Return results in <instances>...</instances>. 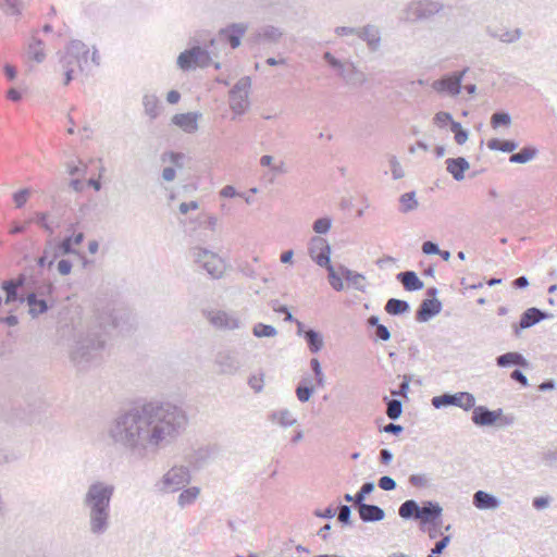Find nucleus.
I'll list each match as a JSON object with an SVG mask.
<instances>
[{"instance_id":"nucleus-1","label":"nucleus","mask_w":557,"mask_h":557,"mask_svg":"<svg viewBox=\"0 0 557 557\" xmlns=\"http://www.w3.org/2000/svg\"><path fill=\"white\" fill-rule=\"evenodd\" d=\"M188 423L181 405L152 399L121 412L112 421L109 436L115 445L144 457L173 444Z\"/></svg>"},{"instance_id":"nucleus-2","label":"nucleus","mask_w":557,"mask_h":557,"mask_svg":"<svg viewBox=\"0 0 557 557\" xmlns=\"http://www.w3.org/2000/svg\"><path fill=\"white\" fill-rule=\"evenodd\" d=\"M128 314L123 310L108 309L97 312L94 320L85 326L75 329L69 358L78 371L98 363L107 344L110 330H125Z\"/></svg>"},{"instance_id":"nucleus-3","label":"nucleus","mask_w":557,"mask_h":557,"mask_svg":"<svg viewBox=\"0 0 557 557\" xmlns=\"http://www.w3.org/2000/svg\"><path fill=\"white\" fill-rule=\"evenodd\" d=\"M115 486L104 481L90 483L83 497V506L87 510L89 531L94 535H102L110 528L111 500Z\"/></svg>"},{"instance_id":"nucleus-4","label":"nucleus","mask_w":557,"mask_h":557,"mask_svg":"<svg viewBox=\"0 0 557 557\" xmlns=\"http://www.w3.org/2000/svg\"><path fill=\"white\" fill-rule=\"evenodd\" d=\"M206 32L196 33L190 38V48L181 52L177 57V66L183 71H189L197 66L208 67L212 59L218 57L216 45L221 42L218 37L210 38L206 45Z\"/></svg>"},{"instance_id":"nucleus-5","label":"nucleus","mask_w":557,"mask_h":557,"mask_svg":"<svg viewBox=\"0 0 557 557\" xmlns=\"http://www.w3.org/2000/svg\"><path fill=\"white\" fill-rule=\"evenodd\" d=\"M443 508L437 502L425 500L422 506L414 499L405 500L398 508V515L404 520H419L420 529L425 524H438Z\"/></svg>"},{"instance_id":"nucleus-6","label":"nucleus","mask_w":557,"mask_h":557,"mask_svg":"<svg viewBox=\"0 0 557 557\" xmlns=\"http://www.w3.org/2000/svg\"><path fill=\"white\" fill-rule=\"evenodd\" d=\"M308 253L319 267L326 269L329 283L332 288L336 292L343 290L344 283L331 262V246L327 240L320 236H313L308 245Z\"/></svg>"},{"instance_id":"nucleus-7","label":"nucleus","mask_w":557,"mask_h":557,"mask_svg":"<svg viewBox=\"0 0 557 557\" xmlns=\"http://www.w3.org/2000/svg\"><path fill=\"white\" fill-rule=\"evenodd\" d=\"M201 312L208 323L220 332L238 330L242 325L240 313L231 309L206 308Z\"/></svg>"},{"instance_id":"nucleus-8","label":"nucleus","mask_w":557,"mask_h":557,"mask_svg":"<svg viewBox=\"0 0 557 557\" xmlns=\"http://www.w3.org/2000/svg\"><path fill=\"white\" fill-rule=\"evenodd\" d=\"M190 482V471L185 466H174L157 482L156 487L161 493H175Z\"/></svg>"},{"instance_id":"nucleus-9","label":"nucleus","mask_w":557,"mask_h":557,"mask_svg":"<svg viewBox=\"0 0 557 557\" xmlns=\"http://www.w3.org/2000/svg\"><path fill=\"white\" fill-rule=\"evenodd\" d=\"M190 255L195 263L206 270L212 278H219L225 271V263L216 253L200 247L190 249Z\"/></svg>"},{"instance_id":"nucleus-10","label":"nucleus","mask_w":557,"mask_h":557,"mask_svg":"<svg viewBox=\"0 0 557 557\" xmlns=\"http://www.w3.org/2000/svg\"><path fill=\"white\" fill-rule=\"evenodd\" d=\"M431 404L434 408L441 409L444 407L455 406L459 407L465 411L471 410L475 404V397L469 392H457V393H444L438 396H434L431 399Z\"/></svg>"},{"instance_id":"nucleus-11","label":"nucleus","mask_w":557,"mask_h":557,"mask_svg":"<svg viewBox=\"0 0 557 557\" xmlns=\"http://www.w3.org/2000/svg\"><path fill=\"white\" fill-rule=\"evenodd\" d=\"M445 5L443 2L434 0H417L411 1L406 11L410 17L414 21H428L444 10Z\"/></svg>"},{"instance_id":"nucleus-12","label":"nucleus","mask_w":557,"mask_h":557,"mask_svg":"<svg viewBox=\"0 0 557 557\" xmlns=\"http://www.w3.org/2000/svg\"><path fill=\"white\" fill-rule=\"evenodd\" d=\"M468 71L469 67H465L462 71L445 74L441 78L434 81L432 87L437 92H446L451 97L458 96L462 88L463 76Z\"/></svg>"},{"instance_id":"nucleus-13","label":"nucleus","mask_w":557,"mask_h":557,"mask_svg":"<svg viewBox=\"0 0 557 557\" xmlns=\"http://www.w3.org/2000/svg\"><path fill=\"white\" fill-rule=\"evenodd\" d=\"M472 409L471 421L480 428H491L497 424L498 419L502 417L503 409L491 410L486 406L480 405Z\"/></svg>"},{"instance_id":"nucleus-14","label":"nucleus","mask_w":557,"mask_h":557,"mask_svg":"<svg viewBox=\"0 0 557 557\" xmlns=\"http://www.w3.org/2000/svg\"><path fill=\"white\" fill-rule=\"evenodd\" d=\"M553 314L546 312L536 307L528 308L520 317V321L518 324H513V332L516 336L520 335L521 330H525L534 326L535 324L542 322L543 320L552 319Z\"/></svg>"},{"instance_id":"nucleus-15","label":"nucleus","mask_w":557,"mask_h":557,"mask_svg":"<svg viewBox=\"0 0 557 557\" xmlns=\"http://www.w3.org/2000/svg\"><path fill=\"white\" fill-rule=\"evenodd\" d=\"M283 32L275 26L265 25L258 28L249 38L251 45H273L282 38Z\"/></svg>"},{"instance_id":"nucleus-16","label":"nucleus","mask_w":557,"mask_h":557,"mask_svg":"<svg viewBox=\"0 0 557 557\" xmlns=\"http://www.w3.org/2000/svg\"><path fill=\"white\" fill-rule=\"evenodd\" d=\"M443 309V304L440 299L425 298L421 301L418 310L416 311V320L420 323L428 322L437 315Z\"/></svg>"},{"instance_id":"nucleus-17","label":"nucleus","mask_w":557,"mask_h":557,"mask_svg":"<svg viewBox=\"0 0 557 557\" xmlns=\"http://www.w3.org/2000/svg\"><path fill=\"white\" fill-rule=\"evenodd\" d=\"M357 36L366 41L370 51L376 52L381 48V30L376 25L367 24L358 28Z\"/></svg>"},{"instance_id":"nucleus-18","label":"nucleus","mask_w":557,"mask_h":557,"mask_svg":"<svg viewBox=\"0 0 557 557\" xmlns=\"http://www.w3.org/2000/svg\"><path fill=\"white\" fill-rule=\"evenodd\" d=\"M339 77L350 87H359L367 82L366 74L352 62H346L345 67L339 72Z\"/></svg>"},{"instance_id":"nucleus-19","label":"nucleus","mask_w":557,"mask_h":557,"mask_svg":"<svg viewBox=\"0 0 557 557\" xmlns=\"http://www.w3.org/2000/svg\"><path fill=\"white\" fill-rule=\"evenodd\" d=\"M219 446L216 444H207L198 447L189 456V462L197 468L203 467L209 460L219 454Z\"/></svg>"},{"instance_id":"nucleus-20","label":"nucleus","mask_w":557,"mask_h":557,"mask_svg":"<svg viewBox=\"0 0 557 557\" xmlns=\"http://www.w3.org/2000/svg\"><path fill=\"white\" fill-rule=\"evenodd\" d=\"M244 36V24L234 23L219 30V40L227 42L232 48L240 46V39Z\"/></svg>"},{"instance_id":"nucleus-21","label":"nucleus","mask_w":557,"mask_h":557,"mask_svg":"<svg viewBox=\"0 0 557 557\" xmlns=\"http://www.w3.org/2000/svg\"><path fill=\"white\" fill-rule=\"evenodd\" d=\"M472 504L480 510H496L500 507L502 502L495 495L479 490L473 494Z\"/></svg>"},{"instance_id":"nucleus-22","label":"nucleus","mask_w":557,"mask_h":557,"mask_svg":"<svg viewBox=\"0 0 557 557\" xmlns=\"http://www.w3.org/2000/svg\"><path fill=\"white\" fill-rule=\"evenodd\" d=\"M201 116L198 112L177 113L173 115L172 123L185 133L193 134L198 129V119Z\"/></svg>"},{"instance_id":"nucleus-23","label":"nucleus","mask_w":557,"mask_h":557,"mask_svg":"<svg viewBox=\"0 0 557 557\" xmlns=\"http://www.w3.org/2000/svg\"><path fill=\"white\" fill-rule=\"evenodd\" d=\"M337 274L343 276L349 285L355 289L364 293L367 289V278L363 274L355 272L344 264H338L336 269Z\"/></svg>"},{"instance_id":"nucleus-24","label":"nucleus","mask_w":557,"mask_h":557,"mask_svg":"<svg viewBox=\"0 0 557 557\" xmlns=\"http://www.w3.org/2000/svg\"><path fill=\"white\" fill-rule=\"evenodd\" d=\"M244 78L236 82L234 87L228 92L230 108L234 112V117L240 116L244 113Z\"/></svg>"},{"instance_id":"nucleus-25","label":"nucleus","mask_w":557,"mask_h":557,"mask_svg":"<svg viewBox=\"0 0 557 557\" xmlns=\"http://www.w3.org/2000/svg\"><path fill=\"white\" fill-rule=\"evenodd\" d=\"M215 362L223 373H233L239 369L240 362L236 354L231 350L219 351Z\"/></svg>"},{"instance_id":"nucleus-26","label":"nucleus","mask_w":557,"mask_h":557,"mask_svg":"<svg viewBox=\"0 0 557 557\" xmlns=\"http://www.w3.org/2000/svg\"><path fill=\"white\" fill-rule=\"evenodd\" d=\"M358 513L362 522H379L385 518V511L377 505L373 504H362L357 507Z\"/></svg>"},{"instance_id":"nucleus-27","label":"nucleus","mask_w":557,"mask_h":557,"mask_svg":"<svg viewBox=\"0 0 557 557\" xmlns=\"http://www.w3.org/2000/svg\"><path fill=\"white\" fill-rule=\"evenodd\" d=\"M445 163L447 172L457 182L465 178V172L470 168L468 160L463 157L448 158Z\"/></svg>"},{"instance_id":"nucleus-28","label":"nucleus","mask_w":557,"mask_h":557,"mask_svg":"<svg viewBox=\"0 0 557 557\" xmlns=\"http://www.w3.org/2000/svg\"><path fill=\"white\" fill-rule=\"evenodd\" d=\"M499 368L521 367L529 368V361L518 351H509L496 358Z\"/></svg>"},{"instance_id":"nucleus-29","label":"nucleus","mask_w":557,"mask_h":557,"mask_svg":"<svg viewBox=\"0 0 557 557\" xmlns=\"http://www.w3.org/2000/svg\"><path fill=\"white\" fill-rule=\"evenodd\" d=\"M486 34L492 37L496 38L505 44H513L518 41L522 36V29L521 28H515L512 30L507 29H498L491 26L486 27Z\"/></svg>"},{"instance_id":"nucleus-30","label":"nucleus","mask_w":557,"mask_h":557,"mask_svg":"<svg viewBox=\"0 0 557 557\" xmlns=\"http://www.w3.org/2000/svg\"><path fill=\"white\" fill-rule=\"evenodd\" d=\"M396 278L404 285L408 292H417L424 287L423 282L419 278L414 271L399 272Z\"/></svg>"},{"instance_id":"nucleus-31","label":"nucleus","mask_w":557,"mask_h":557,"mask_svg":"<svg viewBox=\"0 0 557 557\" xmlns=\"http://www.w3.org/2000/svg\"><path fill=\"white\" fill-rule=\"evenodd\" d=\"M33 222H35L49 236H52L55 230L61 226V221H58L55 225H53V221H50V213L47 211L36 212Z\"/></svg>"},{"instance_id":"nucleus-32","label":"nucleus","mask_w":557,"mask_h":557,"mask_svg":"<svg viewBox=\"0 0 557 557\" xmlns=\"http://www.w3.org/2000/svg\"><path fill=\"white\" fill-rule=\"evenodd\" d=\"M26 302L29 307L28 313L32 318H37L39 314L46 313L49 306L45 299H38L36 293H29L26 296Z\"/></svg>"},{"instance_id":"nucleus-33","label":"nucleus","mask_w":557,"mask_h":557,"mask_svg":"<svg viewBox=\"0 0 557 557\" xmlns=\"http://www.w3.org/2000/svg\"><path fill=\"white\" fill-rule=\"evenodd\" d=\"M65 52L70 54L72 59L82 60V63H86L89 50L82 40L74 39L67 45Z\"/></svg>"},{"instance_id":"nucleus-34","label":"nucleus","mask_w":557,"mask_h":557,"mask_svg":"<svg viewBox=\"0 0 557 557\" xmlns=\"http://www.w3.org/2000/svg\"><path fill=\"white\" fill-rule=\"evenodd\" d=\"M304 339L312 354H317L323 348V336L320 332L313 329H308L306 331Z\"/></svg>"},{"instance_id":"nucleus-35","label":"nucleus","mask_w":557,"mask_h":557,"mask_svg":"<svg viewBox=\"0 0 557 557\" xmlns=\"http://www.w3.org/2000/svg\"><path fill=\"white\" fill-rule=\"evenodd\" d=\"M384 309L389 315H400L410 310V305L407 300L389 298Z\"/></svg>"},{"instance_id":"nucleus-36","label":"nucleus","mask_w":557,"mask_h":557,"mask_svg":"<svg viewBox=\"0 0 557 557\" xmlns=\"http://www.w3.org/2000/svg\"><path fill=\"white\" fill-rule=\"evenodd\" d=\"M539 150L534 146H525L519 152L509 157L510 163L525 164L536 157Z\"/></svg>"},{"instance_id":"nucleus-37","label":"nucleus","mask_w":557,"mask_h":557,"mask_svg":"<svg viewBox=\"0 0 557 557\" xmlns=\"http://www.w3.org/2000/svg\"><path fill=\"white\" fill-rule=\"evenodd\" d=\"M269 419L273 422L278 423L283 428L293 426L297 422L296 418L293 417L292 412L288 409L273 411L269 416Z\"/></svg>"},{"instance_id":"nucleus-38","label":"nucleus","mask_w":557,"mask_h":557,"mask_svg":"<svg viewBox=\"0 0 557 557\" xmlns=\"http://www.w3.org/2000/svg\"><path fill=\"white\" fill-rule=\"evenodd\" d=\"M399 211L404 214H407L418 209L419 202L417 200L416 191H408L403 194L399 197Z\"/></svg>"},{"instance_id":"nucleus-39","label":"nucleus","mask_w":557,"mask_h":557,"mask_svg":"<svg viewBox=\"0 0 557 557\" xmlns=\"http://www.w3.org/2000/svg\"><path fill=\"white\" fill-rule=\"evenodd\" d=\"M28 57L37 63L44 62L46 53L44 50V41L37 37H33L28 45Z\"/></svg>"},{"instance_id":"nucleus-40","label":"nucleus","mask_w":557,"mask_h":557,"mask_svg":"<svg viewBox=\"0 0 557 557\" xmlns=\"http://www.w3.org/2000/svg\"><path fill=\"white\" fill-rule=\"evenodd\" d=\"M24 7V0H2L0 4L2 12L10 16H20Z\"/></svg>"},{"instance_id":"nucleus-41","label":"nucleus","mask_w":557,"mask_h":557,"mask_svg":"<svg viewBox=\"0 0 557 557\" xmlns=\"http://www.w3.org/2000/svg\"><path fill=\"white\" fill-rule=\"evenodd\" d=\"M200 494V488L197 486H191L185 488L181 492L177 498V504L180 507L184 508L188 505H191Z\"/></svg>"},{"instance_id":"nucleus-42","label":"nucleus","mask_w":557,"mask_h":557,"mask_svg":"<svg viewBox=\"0 0 557 557\" xmlns=\"http://www.w3.org/2000/svg\"><path fill=\"white\" fill-rule=\"evenodd\" d=\"M145 113L150 119H156L159 115V99L156 95H145L143 98Z\"/></svg>"},{"instance_id":"nucleus-43","label":"nucleus","mask_w":557,"mask_h":557,"mask_svg":"<svg viewBox=\"0 0 557 557\" xmlns=\"http://www.w3.org/2000/svg\"><path fill=\"white\" fill-rule=\"evenodd\" d=\"M41 255L50 259L48 262V268H51L54 261L61 256V253L58 251L57 242L53 238L46 240Z\"/></svg>"},{"instance_id":"nucleus-44","label":"nucleus","mask_w":557,"mask_h":557,"mask_svg":"<svg viewBox=\"0 0 557 557\" xmlns=\"http://www.w3.org/2000/svg\"><path fill=\"white\" fill-rule=\"evenodd\" d=\"M1 287H2V289L5 293V300H4V302L7 305L15 302V301H18L21 304L26 301V297H23V296L18 295V292H17L18 289L15 288L13 283H11V282H3Z\"/></svg>"},{"instance_id":"nucleus-45","label":"nucleus","mask_w":557,"mask_h":557,"mask_svg":"<svg viewBox=\"0 0 557 557\" xmlns=\"http://www.w3.org/2000/svg\"><path fill=\"white\" fill-rule=\"evenodd\" d=\"M387 405L386 414L391 420H397L403 413V403L398 399H389L387 396L383 398Z\"/></svg>"},{"instance_id":"nucleus-46","label":"nucleus","mask_w":557,"mask_h":557,"mask_svg":"<svg viewBox=\"0 0 557 557\" xmlns=\"http://www.w3.org/2000/svg\"><path fill=\"white\" fill-rule=\"evenodd\" d=\"M57 245L58 251L61 253V256L79 255V250L75 248L76 245L73 243V239L69 234L59 240Z\"/></svg>"},{"instance_id":"nucleus-47","label":"nucleus","mask_w":557,"mask_h":557,"mask_svg":"<svg viewBox=\"0 0 557 557\" xmlns=\"http://www.w3.org/2000/svg\"><path fill=\"white\" fill-rule=\"evenodd\" d=\"M307 382L310 381L308 379H304L296 387V396L300 403H307L314 392L313 386L305 384Z\"/></svg>"},{"instance_id":"nucleus-48","label":"nucleus","mask_w":557,"mask_h":557,"mask_svg":"<svg viewBox=\"0 0 557 557\" xmlns=\"http://www.w3.org/2000/svg\"><path fill=\"white\" fill-rule=\"evenodd\" d=\"M511 116L508 112L505 111H497L492 114L491 116V126L493 128H498L500 126H510L511 124Z\"/></svg>"},{"instance_id":"nucleus-49","label":"nucleus","mask_w":557,"mask_h":557,"mask_svg":"<svg viewBox=\"0 0 557 557\" xmlns=\"http://www.w3.org/2000/svg\"><path fill=\"white\" fill-rule=\"evenodd\" d=\"M252 333L256 337H274L277 334V330L270 324L257 323L252 327Z\"/></svg>"},{"instance_id":"nucleus-50","label":"nucleus","mask_w":557,"mask_h":557,"mask_svg":"<svg viewBox=\"0 0 557 557\" xmlns=\"http://www.w3.org/2000/svg\"><path fill=\"white\" fill-rule=\"evenodd\" d=\"M542 461L552 469H557V445H553L542 454Z\"/></svg>"},{"instance_id":"nucleus-51","label":"nucleus","mask_w":557,"mask_h":557,"mask_svg":"<svg viewBox=\"0 0 557 557\" xmlns=\"http://www.w3.org/2000/svg\"><path fill=\"white\" fill-rule=\"evenodd\" d=\"M375 488L374 482H366L360 487V490L354 495V498H356V507L361 506L362 504H366V497L371 494Z\"/></svg>"},{"instance_id":"nucleus-52","label":"nucleus","mask_w":557,"mask_h":557,"mask_svg":"<svg viewBox=\"0 0 557 557\" xmlns=\"http://www.w3.org/2000/svg\"><path fill=\"white\" fill-rule=\"evenodd\" d=\"M450 131L454 133L455 141L458 145H463L469 138L468 131L463 129L461 124L457 121H451Z\"/></svg>"},{"instance_id":"nucleus-53","label":"nucleus","mask_w":557,"mask_h":557,"mask_svg":"<svg viewBox=\"0 0 557 557\" xmlns=\"http://www.w3.org/2000/svg\"><path fill=\"white\" fill-rule=\"evenodd\" d=\"M32 194H33V191L30 188H22V189L15 191L12 195L15 208L22 209L28 201Z\"/></svg>"},{"instance_id":"nucleus-54","label":"nucleus","mask_w":557,"mask_h":557,"mask_svg":"<svg viewBox=\"0 0 557 557\" xmlns=\"http://www.w3.org/2000/svg\"><path fill=\"white\" fill-rule=\"evenodd\" d=\"M331 226H332V219L330 216H323V218L317 219L313 222L312 230L317 234L322 235V234H326L331 230Z\"/></svg>"},{"instance_id":"nucleus-55","label":"nucleus","mask_w":557,"mask_h":557,"mask_svg":"<svg viewBox=\"0 0 557 557\" xmlns=\"http://www.w3.org/2000/svg\"><path fill=\"white\" fill-rule=\"evenodd\" d=\"M310 367H311L312 372L314 373L317 385L320 387H323L325 384V376L322 371V367H321L319 359L312 358L310 360Z\"/></svg>"},{"instance_id":"nucleus-56","label":"nucleus","mask_w":557,"mask_h":557,"mask_svg":"<svg viewBox=\"0 0 557 557\" xmlns=\"http://www.w3.org/2000/svg\"><path fill=\"white\" fill-rule=\"evenodd\" d=\"M450 540V535H444L440 541L435 543L428 557H438V555H441L443 550L448 546Z\"/></svg>"},{"instance_id":"nucleus-57","label":"nucleus","mask_w":557,"mask_h":557,"mask_svg":"<svg viewBox=\"0 0 557 557\" xmlns=\"http://www.w3.org/2000/svg\"><path fill=\"white\" fill-rule=\"evenodd\" d=\"M337 520L343 525L351 524V507L348 505H339Z\"/></svg>"},{"instance_id":"nucleus-58","label":"nucleus","mask_w":557,"mask_h":557,"mask_svg":"<svg viewBox=\"0 0 557 557\" xmlns=\"http://www.w3.org/2000/svg\"><path fill=\"white\" fill-rule=\"evenodd\" d=\"M410 382H411V375L405 374L403 376V382L399 384L398 389H392L391 394L393 396H404V397H407L408 392H409V387H410Z\"/></svg>"},{"instance_id":"nucleus-59","label":"nucleus","mask_w":557,"mask_h":557,"mask_svg":"<svg viewBox=\"0 0 557 557\" xmlns=\"http://www.w3.org/2000/svg\"><path fill=\"white\" fill-rule=\"evenodd\" d=\"M161 158H162V161L169 160L178 169H182L184 166L183 165L184 154L181 152H174V151L164 152Z\"/></svg>"},{"instance_id":"nucleus-60","label":"nucleus","mask_w":557,"mask_h":557,"mask_svg":"<svg viewBox=\"0 0 557 557\" xmlns=\"http://www.w3.org/2000/svg\"><path fill=\"white\" fill-rule=\"evenodd\" d=\"M60 64H61L62 69H67V67L74 69V66L77 65L81 71H84L82 60L72 59L70 57V54H67L66 52L63 55H61Z\"/></svg>"},{"instance_id":"nucleus-61","label":"nucleus","mask_w":557,"mask_h":557,"mask_svg":"<svg viewBox=\"0 0 557 557\" xmlns=\"http://www.w3.org/2000/svg\"><path fill=\"white\" fill-rule=\"evenodd\" d=\"M391 171L394 180H399L405 176V172L395 156L389 159Z\"/></svg>"},{"instance_id":"nucleus-62","label":"nucleus","mask_w":557,"mask_h":557,"mask_svg":"<svg viewBox=\"0 0 557 557\" xmlns=\"http://www.w3.org/2000/svg\"><path fill=\"white\" fill-rule=\"evenodd\" d=\"M429 478L426 474L417 473L409 476V483L414 487H426L429 486Z\"/></svg>"},{"instance_id":"nucleus-63","label":"nucleus","mask_w":557,"mask_h":557,"mask_svg":"<svg viewBox=\"0 0 557 557\" xmlns=\"http://www.w3.org/2000/svg\"><path fill=\"white\" fill-rule=\"evenodd\" d=\"M323 59L329 63L331 67L336 70L338 73L345 67L346 62H342L336 59L330 51L324 52Z\"/></svg>"},{"instance_id":"nucleus-64","label":"nucleus","mask_w":557,"mask_h":557,"mask_svg":"<svg viewBox=\"0 0 557 557\" xmlns=\"http://www.w3.org/2000/svg\"><path fill=\"white\" fill-rule=\"evenodd\" d=\"M377 485L383 491H394L397 486L396 481L389 475H383L379 479Z\"/></svg>"}]
</instances>
